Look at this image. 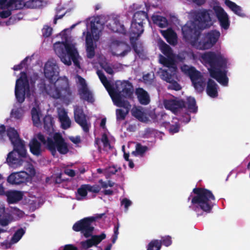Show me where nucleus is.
I'll return each mask as SVG.
<instances>
[{
	"mask_svg": "<svg viewBox=\"0 0 250 250\" xmlns=\"http://www.w3.org/2000/svg\"><path fill=\"white\" fill-rule=\"evenodd\" d=\"M157 45L162 52L167 57L166 58L160 55V62L167 69H160L158 73L162 79L169 83L168 88L175 90L181 89L180 85L174 80L177 78V67L175 62H183L186 60H199L208 68L212 78L223 86L228 85L229 80L227 77L226 69L230 63L229 59L221 51L208 52L199 56L191 51H185L175 55L169 46L161 39L157 40Z\"/></svg>",
	"mask_w": 250,
	"mask_h": 250,
	"instance_id": "f257e3e1",
	"label": "nucleus"
},
{
	"mask_svg": "<svg viewBox=\"0 0 250 250\" xmlns=\"http://www.w3.org/2000/svg\"><path fill=\"white\" fill-rule=\"evenodd\" d=\"M190 18L194 21H189L182 27L184 39L197 49L204 50L211 48L219 38L220 32L214 30L200 35L198 29L211 26L215 20V16L211 11L203 10L191 12Z\"/></svg>",
	"mask_w": 250,
	"mask_h": 250,
	"instance_id": "f03ea898",
	"label": "nucleus"
},
{
	"mask_svg": "<svg viewBox=\"0 0 250 250\" xmlns=\"http://www.w3.org/2000/svg\"><path fill=\"white\" fill-rule=\"evenodd\" d=\"M60 69L54 59L48 60L44 65V74L49 84H40L41 90L53 99L63 101L69 99L71 92L68 79L66 77H58Z\"/></svg>",
	"mask_w": 250,
	"mask_h": 250,
	"instance_id": "7ed1b4c3",
	"label": "nucleus"
},
{
	"mask_svg": "<svg viewBox=\"0 0 250 250\" xmlns=\"http://www.w3.org/2000/svg\"><path fill=\"white\" fill-rule=\"evenodd\" d=\"M97 73L108 91L114 104L124 108L123 109L116 110L117 120H124L131 108V105L127 100L132 98L133 91L132 86L129 83L126 81H117L115 85H111L102 72L98 70Z\"/></svg>",
	"mask_w": 250,
	"mask_h": 250,
	"instance_id": "20e7f679",
	"label": "nucleus"
},
{
	"mask_svg": "<svg viewBox=\"0 0 250 250\" xmlns=\"http://www.w3.org/2000/svg\"><path fill=\"white\" fill-rule=\"evenodd\" d=\"M76 24H73L70 29H65L59 35L62 39V42H57L53 45L54 50L56 55L64 64L70 65L72 61L74 65L80 68V57L76 47V43L70 36L71 30Z\"/></svg>",
	"mask_w": 250,
	"mask_h": 250,
	"instance_id": "39448f33",
	"label": "nucleus"
},
{
	"mask_svg": "<svg viewBox=\"0 0 250 250\" xmlns=\"http://www.w3.org/2000/svg\"><path fill=\"white\" fill-rule=\"evenodd\" d=\"M37 139L47 146L53 155L55 156L57 152L65 154L68 151V145L60 134L55 133L52 139L48 138L47 140L43 135L39 134L29 144L30 151L34 155H39L41 152V145Z\"/></svg>",
	"mask_w": 250,
	"mask_h": 250,
	"instance_id": "423d86ee",
	"label": "nucleus"
},
{
	"mask_svg": "<svg viewBox=\"0 0 250 250\" xmlns=\"http://www.w3.org/2000/svg\"><path fill=\"white\" fill-rule=\"evenodd\" d=\"M84 24L86 26V32H83V35L85 38L87 56L91 58L94 56L95 43L99 39L103 26L96 18L89 19Z\"/></svg>",
	"mask_w": 250,
	"mask_h": 250,
	"instance_id": "0eeeda50",
	"label": "nucleus"
},
{
	"mask_svg": "<svg viewBox=\"0 0 250 250\" xmlns=\"http://www.w3.org/2000/svg\"><path fill=\"white\" fill-rule=\"evenodd\" d=\"M193 192L196 196L192 199V203L198 205L203 211L210 212L214 206L211 201L215 200L212 193L207 188H193Z\"/></svg>",
	"mask_w": 250,
	"mask_h": 250,
	"instance_id": "6e6552de",
	"label": "nucleus"
},
{
	"mask_svg": "<svg viewBox=\"0 0 250 250\" xmlns=\"http://www.w3.org/2000/svg\"><path fill=\"white\" fill-rule=\"evenodd\" d=\"M24 154H22L20 146H14V150L7 156L6 162L11 167L16 168L21 166L31 164L30 159L27 156L25 146H23Z\"/></svg>",
	"mask_w": 250,
	"mask_h": 250,
	"instance_id": "1a4fd4ad",
	"label": "nucleus"
},
{
	"mask_svg": "<svg viewBox=\"0 0 250 250\" xmlns=\"http://www.w3.org/2000/svg\"><path fill=\"white\" fill-rule=\"evenodd\" d=\"M33 92V90L29 85L26 74L21 72L20 77L16 80L15 88V94L17 101L20 103H23L25 95L29 96Z\"/></svg>",
	"mask_w": 250,
	"mask_h": 250,
	"instance_id": "9d476101",
	"label": "nucleus"
},
{
	"mask_svg": "<svg viewBox=\"0 0 250 250\" xmlns=\"http://www.w3.org/2000/svg\"><path fill=\"white\" fill-rule=\"evenodd\" d=\"M24 167L25 171L11 174L7 178L8 182L13 185H20L31 181L35 175V170L31 164L24 165Z\"/></svg>",
	"mask_w": 250,
	"mask_h": 250,
	"instance_id": "9b49d317",
	"label": "nucleus"
},
{
	"mask_svg": "<svg viewBox=\"0 0 250 250\" xmlns=\"http://www.w3.org/2000/svg\"><path fill=\"white\" fill-rule=\"evenodd\" d=\"M147 18L146 14L145 12L140 11L135 13L131 25L130 40L132 42L137 39L143 32V21Z\"/></svg>",
	"mask_w": 250,
	"mask_h": 250,
	"instance_id": "f8f14e48",
	"label": "nucleus"
},
{
	"mask_svg": "<svg viewBox=\"0 0 250 250\" xmlns=\"http://www.w3.org/2000/svg\"><path fill=\"white\" fill-rule=\"evenodd\" d=\"M95 220L96 218L94 217L84 218L76 222L73 225L72 229L76 232L81 231L84 237H90L92 236L94 229L91 224Z\"/></svg>",
	"mask_w": 250,
	"mask_h": 250,
	"instance_id": "ddd939ff",
	"label": "nucleus"
},
{
	"mask_svg": "<svg viewBox=\"0 0 250 250\" xmlns=\"http://www.w3.org/2000/svg\"><path fill=\"white\" fill-rule=\"evenodd\" d=\"M110 50L113 55L122 58L128 54L131 47L125 42L114 39L110 43Z\"/></svg>",
	"mask_w": 250,
	"mask_h": 250,
	"instance_id": "4468645a",
	"label": "nucleus"
},
{
	"mask_svg": "<svg viewBox=\"0 0 250 250\" xmlns=\"http://www.w3.org/2000/svg\"><path fill=\"white\" fill-rule=\"evenodd\" d=\"M43 3L41 0H12L10 4L16 9H21L24 7L37 8L41 7Z\"/></svg>",
	"mask_w": 250,
	"mask_h": 250,
	"instance_id": "2eb2a0df",
	"label": "nucleus"
},
{
	"mask_svg": "<svg viewBox=\"0 0 250 250\" xmlns=\"http://www.w3.org/2000/svg\"><path fill=\"white\" fill-rule=\"evenodd\" d=\"M76 82L79 87V93L81 98L89 102H92V95L88 90L84 79L79 76H77Z\"/></svg>",
	"mask_w": 250,
	"mask_h": 250,
	"instance_id": "dca6fc26",
	"label": "nucleus"
},
{
	"mask_svg": "<svg viewBox=\"0 0 250 250\" xmlns=\"http://www.w3.org/2000/svg\"><path fill=\"white\" fill-rule=\"evenodd\" d=\"M6 134L13 146H20L22 154H24L23 146H25V144L24 142L20 138L17 131L14 128L10 127L7 128Z\"/></svg>",
	"mask_w": 250,
	"mask_h": 250,
	"instance_id": "f3484780",
	"label": "nucleus"
},
{
	"mask_svg": "<svg viewBox=\"0 0 250 250\" xmlns=\"http://www.w3.org/2000/svg\"><path fill=\"white\" fill-rule=\"evenodd\" d=\"M213 10L216 13V16L220 22L221 27L225 29H227L229 26V22L227 14L223 8L218 5L214 6Z\"/></svg>",
	"mask_w": 250,
	"mask_h": 250,
	"instance_id": "a211bd4d",
	"label": "nucleus"
},
{
	"mask_svg": "<svg viewBox=\"0 0 250 250\" xmlns=\"http://www.w3.org/2000/svg\"><path fill=\"white\" fill-rule=\"evenodd\" d=\"M74 117L76 122L81 125L84 132H88L90 125L87 122L82 109L78 107L74 110Z\"/></svg>",
	"mask_w": 250,
	"mask_h": 250,
	"instance_id": "6ab92c4d",
	"label": "nucleus"
},
{
	"mask_svg": "<svg viewBox=\"0 0 250 250\" xmlns=\"http://www.w3.org/2000/svg\"><path fill=\"white\" fill-rule=\"evenodd\" d=\"M105 124L106 119L104 118H103L101 120L100 126L103 129L104 132L103 133L101 139H97L96 143L99 145L101 143L103 145L104 148L106 151H107L110 149L111 146L108 140V132L106 131Z\"/></svg>",
	"mask_w": 250,
	"mask_h": 250,
	"instance_id": "aec40b11",
	"label": "nucleus"
},
{
	"mask_svg": "<svg viewBox=\"0 0 250 250\" xmlns=\"http://www.w3.org/2000/svg\"><path fill=\"white\" fill-rule=\"evenodd\" d=\"M190 79L196 91L199 92L203 91L205 86L206 79L199 71L196 72L193 76H192Z\"/></svg>",
	"mask_w": 250,
	"mask_h": 250,
	"instance_id": "412c9836",
	"label": "nucleus"
},
{
	"mask_svg": "<svg viewBox=\"0 0 250 250\" xmlns=\"http://www.w3.org/2000/svg\"><path fill=\"white\" fill-rule=\"evenodd\" d=\"M58 115L61 127L64 129L69 128L71 126V122L67 116L65 110L63 108H59L58 109Z\"/></svg>",
	"mask_w": 250,
	"mask_h": 250,
	"instance_id": "4be33fe9",
	"label": "nucleus"
},
{
	"mask_svg": "<svg viewBox=\"0 0 250 250\" xmlns=\"http://www.w3.org/2000/svg\"><path fill=\"white\" fill-rule=\"evenodd\" d=\"M164 105L167 109L175 113L179 109L185 105V103L183 101H179L177 99H175L165 101Z\"/></svg>",
	"mask_w": 250,
	"mask_h": 250,
	"instance_id": "5701e85b",
	"label": "nucleus"
},
{
	"mask_svg": "<svg viewBox=\"0 0 250 250\" xmlns=\"http://www.w3.org/2000/svg\"><path fill=\"white\" fill-rule=\"evenodd\" d=\"M12 0L7 1V0H0V7L2 10L0 12V17L1 18H6L10 16L11 14V10L13 9H17L13 7L10 2Z\"/></svg>",
	"mask_w": 250,
	"mask_h": 250,
	"instance_id": "b1692460",
	"label": "nucleus"
},
{
	"mask_svg": "<svg viewBox=\"0 0 250 250\" xmlns=\"http://www.w3.org/2000/svg\"><path fill=\"white\" fill-rule=\"evenodd\" d=\"M160 32L169 44L175 45L177 43V35L171 28L166 30H161Z\"/></svg>",
	"mask_w": 250,
	"mask_h": 250,
	"instance_id": "393cba45",
	"label": "nucleus"
},
{
	"mask_svg": "<svg viewBox=\"0 0 250 250\" xmlns=\"http://www.w3.org/2000/svg\"><path fill=\"white\" fill-rule=\"evenodd\" d=\"M7 202L9 204H14L21 201L23 198V193L17 190L8 191L6 192Z\"/></svg>",
	"mask_w": 250,
	"mask_h": 250,
	"instance_id": "a878e982",
	"label": "nucleus"
},
{
	"mask_svg": "<svg viewBox=\"0 0 250 250\" xmlns=\"http://www.w3.org/2000/svg\"><path fill=\"white\" fill-rule=\"evenodd\" d=\"M131 112L133 116L139 120L144 122H146L148 121L146 112L142 107H133Z\"/></svg>",
	"mask_w": 250,
	"mask_h": 250,
	"instance_id": "bb28decb",
	"label": "nucleus"
},
{
	"mask_svg": "<svg viewBox=\"0 0 250 250\" xmlns=\"http://www.w3.org/2000/svg\"><path fill=\"white\" fill-rule=\"evenodd\" d=\"M107 26L113 32L124 33V26L117 18L110 20Z\"/></svg>",
	"mask_w": 250,
	"mask_h": 250,
	"instance_id": "cd10ccee",
	"label": "nucleus"
},
{
	"mask_svg": "<svg viewBox=\"0 0 250 250\" xmlns=\"http://www.w3.org/2000/svg\"><path fill=\"white\" fill-rule=\"evenodd\" d=\"M75 192L76 199L78 200H81L87 194L88 192H91L97 193L100 191L101 188H77Z\"/></svg>",
	"mask_w": 250,
	"mask_h": 250,
	"instance_id": "c85d7f7f",
	"label": "nucleus"
},
{
	"mask_svg": "<svg viewBox=\"0 0 250 250\" xmlns=\"http://www.w3.org/2000/svg\"><path fill=\"white\" fill-rule=\"evenodd\" d=\"M207 93L211 98H215L218 95V85L214 81L209 80L207 87Z\"/></svg>",
	"mask_w": 250,
	"mask_h": 250,
	"instance_id": "c756f323",
	"label": "nucleus"
},
{
	"mask_svg": "<svg viewBox=\"0 0 250 250\" xmlns=\"http://www.w3.org/2000/svg\"><path fill=\"white\" fill-rule=\"evenodd\" d=\"M136 94L140 103L142 104H147L150 102L149 96L147 93L142 88H138L136 90Z\"/></svg>",
	"mask_w": 250,
	"mask_h": 250,
	"instance_id": "7c9ffc66",
	"label": "nucleus"
},
{
	"mask_svg": "<svg viewBox=\"0 0 250 250\" xmlns=\"http://www.w3.org/2000/svg\"><path fill=\"white\" fill-rule=\"evenodd\" d=\"M152 20L154 24L160 28L166 27L168 25V21L165 17L158 15H154Z\"/></svg>",
	"mask_w": 250,
	"mask_h": 250,
	"instance_id": "2f4dec72",
	"label": "nucleus"
},
{
	"mask_svg": "<svg viewBox=\"0 0 250 250\" xmlns=\"http://www.w3.org/2000/svg\"><path fill=\"white\" fill-rule=\"evenodd\" d=\"M24 109L21 106L15 105L10 113V117L16 120H20L23 116Z\"/></svg>",
	"mask_w": 250,
	"mask_h": 250,
	"instance_id": "473e14b6",
	"label": "nucleus"
},
{
	"mask_svg": "<svg viewBox=\"0 0 250 250\" xmlns=\"http://www.w3.org/2000/svg\"><path fill=\"white\" fill-rule=\"evenodd\" d=\"M31 115L33 124L36 126H38L41 123V119L42 118L39 106L34 107L32 108Z\"/></svg>",
	"mask_w": 250,
	"mask_h": 250,
	"instance_id": "72a5a7b5",
	"label": "nucleus"
},
{
	"mask_svg": "<svg viewBox=\"0 0 250 250\" xmlns=\"http://www.w3.org/2000/svg\"><path fill=\"white\" fill-rule=\"evenodd\" d=\"M225 3L226 5L236 15L242 17L244 16L243 13L242 12L241 7L236 5L235 3L229 0H225Z\"/></svg>",
	"mask_w": 250,
	"mask_h": 250,
	"instance_id": "f704fd0d",
	"label": "nucleus"
},
{
	"mask_svg": "<svg viewBox=\"0 0 250 250\" xmlns=\"http://www.w3.org/2000/svg\"><path fill=\"white\" fill-rule=\"evenodd\" d=\"M181 70L185 74L188 75L190 79L192 76H193L194 74L198 72V71H196L193 67L186 64H184L181 67Z\"/></svg>",
	"mask_w": 250,
	"mask_h": 250,
	"instance_id": "c9c22d12",
	"label": "nucleus"
},
{
	"mask_svg": "<svg viewBox=\"0 0 250 250\" xmlns=\"http://www.w3.org/2000/svg\"><path fill=\"white\" fill-rule=\"evenodd\" d=\"M99 62L100 66L104 68L107 73L110 74H112L113 73L112 69L107 63L104 56L99 57Z\"/></svg>",
	"mask_w": 250,
	"mask_h": 250,
	"instance_id": "e433bc0d",
	"label": "nucleus"
},
{
	"mask_svg": "<svg viewBox=\"0 0 250 250\" xmlns=\"http://www.w3.org/2000/svg\"><path fill=\"white\" fill-rule=\"evenodd\" d=\"M12 217L8 212H5L0 217V225L2 227H5L8 225L12 221Z\"/></svg>",
	"mask_w": 250,
	"mask_h": 250,
	"instance_id": "4c0bfd02",
	"label": "nucleus"
},
{
	"mask_svg": "<svg viewBox=\"0 0 250 250\" xmlns=\"http://www.w3.org/2000/svg\"><path fill=\"white\" fill-rule=\"evenodd\" d=\"M25 230L23 228H20L17 229L13 234L11 241L13 243H17L24 234Z\"/></svg>",
	"mask_w": 250,
	"mask_h": 250,
	"instance_id": "58836bf2",
	"label": "nucleus"
},
{
	"mask_svg": "<svg viewBox=\"0 0 250 250\" xmlns=\"http://www.w3.org/2000/svg\"><path fill=\"white\" fill-rule=\"evenodd\" d=\"M90 240L92 242V244L93 246H96L99 244L106 237V235L104 233H101L100 235H94L90 236Z\"/></svg>",
	"mask_w": 250,
	"mask_h": 250,
	"instance_id": "ea45409f",
	"label": "nucleus"
},
{
	"mask_svg": "<svg viewBox=\"0 0 250 250\" xmlns=\"http://www.w3.org/2000/svg\"><path fill=\"white\" fill-rule=\"evenodd\" d=\"M90 240L92 242V244L93 246H96L99 244L106 237V235L104 233H101L100 235H94L90 236Z\"/></svg>",
	"mask_w": 250,
	"mask_h": 250,
	"instance_id": "a19ab883",
	"label": "nucleus"
},
{
	"mask_svg": "<svg viewBox=\"0 0 250 250\" xmlns=\"http://www.w3.org/2000/svg\"><path fill=\"white\" fill-rule=\"evenodd\" d=\"M90 240L92 242V244L93 246H96L99 244L106 237V235L104 233H101L100 235H94L90 236Z\"/></svg>",
	"mask_w": 250,
	"mask_h": 250,
	"instance_id": "79ce46f5",
	"label": "nucleus"
},
{
	"mask_svg": "<svg viewBox=\"0 0 250 250\" xmlns=\"http://www.w3.org/2000/svg\"><path fill=\"white\" fill-rule=\"evenodd\" d=\"M161 244L158 239L152 240L147 245L146 250H160Z\"/></svg>",
	"mask_w": 250,
	"mask_h": 250,
	"instance_id": "37998d69",
	"label": "nucleus"
},
{
	"mask_svg": "<svg viewBox=\"0 0 250 250\" xmlns=\"http://www.w3.org/2000/svg\"><path fill=\"white\" fill-rule=\"evenodd\" d=\"M187 104L190 112H195L197 107L196 106V102L194 98L189 97L187 98Z\"/></svg>",
	"mask_w": 250,
	"mask_h": 250,
	"instance_id": "c03bdc74",
	"label": "nucleus"
},
{
	"mask_svg": "<svg viewBox=\"0 0 250 250\" xmlns=\"http://www.w3.org/2000/svg\"><path fill=\"white\" fill-rule=\"evenodd\" d=\"M172 238L169 235H165L161 236V240H159V243L161 244V248L162 245L166 247H169L172 244Z\"/></svg>",
	"mask_w": 250,
	"mask_h": 250,
	"instance_id": "a18cd8bd",
	"label": "nucleus"
},
{
	"mask_svg": "<svg viewBox=\"0 0 250 250\" xmlns=\"http://www.w3.org/2000/svg\"><path fill=\"white\" fill-rule=\"evenodd\" d=\"M147 150V147L145 146H142L141 145L137 144L136 145V150L135 151L132 152V154L135 156L142 155Z\"/></svg>",
	"mask_w": 250,
	"mask_h": 250,
	"instance_id": "49530a36",
	"label": "nucleus"
},
{
	"mask_svg": "<svg viewBox=\"0 0 250 250\" xmlns=\"http://www.w3.org/2000/svg\"><path fill=\"white\" fill-rule=\"evenodd\" d=\"M44 124L45 128L50 129L53 126V119L50 116H46L44 118Z\"/></svg>",
	"mask_w": 250,
	"mask_h": 250,
	"instance_id": "de8ad7c7",
	"label": "nucleus"
},
{
	"mask_svg": "<svg viewBox=\"0 0 250 250\" xmlns=\"http://www.w3.org/2000/svg\"><path fill=\"white\" fill-rule=\"evenodd\" d=\"M154 74L153 73H149L144 75L143 80L146 84H150L154 79Z\"/></svg>",
	"mask_w": 250,
	"mask_h": 250,
	"instance_id": "09e8293b",
	"label": "nucleus"
},
{
	"mask_svg": "<svg viewBox=\"0 0 250 250\" xmlns=\"http://www.w3.org/2000/svg\"><path fill=\"white\" fill-rule=\"evenodd\" d=\"M119 223H117L114 227V234L112 237V242L114 244L118 238V235L119 234Z\"/></svg>",
	"mask_w": 250,
	"mask_h": 250,
	"instance_id": "8fccbe9b",
	"label": "nucleus"
},
{
	"mask_svg": "<svg viewBox=\"0 0 250 250\" xmlns=\"http://www.w3.org/2000/svg\"><path fill=\"white\" fill-rule=\"evenodd\" d=\"M28 61H31V58L26 57L23 61H22L21 62V64L17 65H15L13 69H14V71H17L18 70H20L23 67H25L26 66L25 63L26 62H27Z\"/></svg>",
	"mask_w": 250,
	"mask_h": 250,
	"instance_id": "3c124183",
	"label": "nucleus"
},
{
	"mask_svg": "<svg viewBox=\"0 0 250 250\" xmlns=\"http://www.w3.org/2000/svg\"><path fill=\"white\" fill-rule=\"evenodd\" d=\"M52 31V29L51 27L48 25H45L42 30V35L44 37H48L51 35Z\"/></svg>",
	"mask_w": 250,
	"mask_h": 250,
	"instance_id": "603ef678",
	"label": "nucleus"
},
{
	"mask_svg": "<svg viewBox=\"0 0 250 250\" xmlns=\"http://www.w3.org/2000/svg\"><path fill=\"white\" fill-rule=\"evenodd\" d=\"M91 242H92L90 239H88L85 241H82L81 242V245L83 249L87 250L93 246Z\"/></svg>",
	"mask_w": 250,
	"mask_h": 250,
	"instance_id": "864d4df0",
	"label": "nucleus"
},
{
	"mask_svg": "<svg viewBox=\"0 0 250 250\" xmlns=\"http://www.w3.org/2000/svg\"><path fill=\"white\" fill-rule=\"evenodd\" d=\"M5 127L4 125H0V143L5 141Z\"/></svg>",
	"mask_w": 250,
	"mask_h": 250,
	"instance_id": "5fc2aeb1",
	"label": "nucleus"
},
{
	"mask_svg": "<svg viewBox=\"0 0 250 250\" xmlns=\"http://www.w3.org/2000/svg\"><path fill=\"white\" fill-rule=\"evenodd\" d=\"M122 206H124L126 210H127L129 206L132 204V202L130 200L126 198H124L121 202Z\"/></svg>",
	"mask_w": 250,
	"mask_h": 250,
	"instance_id": "6e6d98bb",
	"label": "nucleus"
},
{
	"mask_svg": "<svg viewBox=\"0 0 250 250\" xmlns=\"http://www.w3.org/2000/svg\"><path fill=\"white\" fill-rule=\"evenodd\" d=\"M117 171L118 168L115 166H112L104 169V173L106 174H112L115 173Z\"/></svg>",
	"mask_w": 250,
	"mask_h": 250,
	"instance_id": "4d7b16f0",
	"label": "nucleus"
},
{
	"mask_svg": "<svg viewBox=\"0 0 250 250\" xmlns=\"http://www.w3.org/2000/svg\"><path fill=\"white\" fill-rule=\"evenodd\" d=\"M13 209L14 211V212H13V213L15 215L17 216L19 218H22L23 217L24 212L22 210H20L17 207H14L13 208Z\"/></svg>",
	"mask_w": 250,
	"mask_h": 250,
	"instance_id": "13d9d810",
	"label": "nucleus"
},
{
	"mask_svg": "<svg viewBox=\"0 0 250 250\" xmlns=\"http://www.w3.org/2000/svg\"><path fill=\"white\" fill-rule=\"evenodd\" d=\"M179 130V126L178 125H171L169 128V132L172 134L177 133Z\"/></svg>",
	"mask_w": 250,
	"mask_h": 250,
	"instance_id": "bf43d9fd",
	"label": "nucleus"
},
{
	"mask_svg": "<svg viewBox=\"0 0 250 250\" xmlns=\"http://www.w3.org/2000/svg\"><path fill=\"white\" fill-rule=\"evenodd\" d=\"M63 250H79L77 247L71 244L66 245Z\"/></svg>",
	"mask_w": 250,
	"mask_h": 250,
	"instance_id": "052dcab7",
	"label": "nucleus"
},
{
	"mask_svg": "<svg viewBox=\"0 0 250 250\" xmlns=\"http://www.w3.org/2000/svg\"><path fill=\"white\" fill-rule=\"evenodd\" d=\"M12 244H13V243H12V242L11 241V242H8V241H5L1 243V246H2V247L4 246V249H7L8 248H10L11 247Z\"/></svg>",
	"mask_w": 250,
	"mask_h": 250,
	"instance_id": "680f3d73",
	"label": "nucleus"
},
{
	"mask_svg": "<svg viewBox=\"0 0 250 250\" xmlns=\"http://www.w3.org/2000/svg\"><path fill=\"white\" fill-rule=\"evenodd\" d=\"M64 173L70 177H73L75 175V172L73 170L70 169L68 168L65 169Z\"/></svg>",
	"mask_w": 250,
	"mask_h": 250,
	"instance_id": "e2e57ef3",
	"label": "nucleus"
},
{
	"mask_svg": "<svg viewBox=\"0 0 250 250\" xmlns=\"http://www.w3.org/2000/svg\"><path fill=\"white\" fill-rule=\"evenodd\" d=\"M101 182L103 188H107L108 187H112L114 185V183L110 181H108V183H104L102 181H101Z\"/></svg>",
	"mask_w": 250,
	"mask_h": 250,
	"instance_id": "0e129e2a",
	"label": "nucleus"
},
{
	"mask_svg": "<svg viewBox=\"0 0 250 250\" xmlns=\"http://www.w3.org/2000/svg\"><path fill=\"white\" fill-rule=\"evenodd\" d=\"M128 154L125 153L124 158L126 161H128L129 167L132 168L134 167V164L131 161L128 160Z\"/></svg>",
	"mask_w": 250,
	"mask_h": 250,
	"instance_id": "69168bd1",
	"label": "nucleus"
},
{
	"mask_svg": "<svg viewBox=\"0 0 250 250\" xmlns=\"http://www.w3.org/2000/svg\"><path fill=\"white\" fill-rule=\"evenodd\" d=\"M62 174L61 173H56L54 175V178H56L55 182L56 183H59L61 182V176Z\"/></svg>",
	"mask_w": 250,
	"mask_h": 250,
	"instance_id": "338daca9",
	"label": "nucleus"
},
{
	"mask_svg": "<svg viewBox=\"0 0 250 250\" xmlns=\"http://www.w3.org/2000/svg\"><path fill=\"white\" fill-rule=\"evenodd\" d=\"M70 140L75 144H77L80 142V138L79 137H71Z\"/></svg>",
	"mask_w": 250,
	"mask_h": 250,
	"instance_id": "774afa93",
	"label": "nucleus"
}]
</instances>
